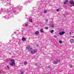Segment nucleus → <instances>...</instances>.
Masks as SVG:
<instances>
[{"label": "nucleus", "instance_id": "1", "mask_svg": "<svg viewBox=\"0 0 74 74\" xmlns=\"http://www.w3.org/2000/svg\"><path fill=\"white\" fill-rule=\"evenodd\" d=\"M11 63H10V65L12 66H14L15 65V60L14 59H12L10 60Z\"/></svg>", "mask_w": 74, "mask_h": 74}, {"label": "nucleus", "instance_id": "2", "mask_svg": "<svg viewBox=\"0 0 74 74\" xmlns=\"http://www.w3.org/2000/svg\"><path fill=\"white\" fill-rule=\"evenodd\" d=\"M60 61V60L59 59H57L56 60V61H54L53 62V64H57L58 63H59Z\"/></svg>", "mask_w": 74, "mask_h": 74}, {"label": "nucleus", "instance_id": "3", "mask_svg": "<svg viewBox=\"0 0 74 74\" xmlns=\"http://www.w3.org/2000/svg\"><path fill=\"white\" fill-rule=\"evenodd\" d=\"M69 3H71V4L72 5V6L70 5V7H73V6H74V1H71L69 2Z\"/></svg>", "mask_w": 74, "mask_h": 74}, {"label": "nucleus", "instance_id": "4", "mask_svg": "<svg viewBox=\"0 0 74 74\" xmlns=\"http://www.w3.org/2000/svg\"><path fill=\"white\" fill-rule=\"evenodd\" d=\"M37 52V50L36 49H34V50L31 52V54H34L35 53H36Z\"/></svg>", "mask_w": 74, "mask_h": 74}, {"label": "nucleus", "instance_id": "5", "mask_svg": "<svg viewBox=\"0 0 74 74\" xmlns=\"http://www.w3.org/2000/svg\"><path fill=\"white\" fill-rule=\"evenodd\" d=\"M64 32L63 31L62 32H60L59 33V34L60 36H62V35H63V34H64Z\"/></svg>", "mask_w": 74, "mask_h": 74}, {"label": "nucleus", "instance_id": "6", "mask_svg": "<svg viewBox=\"0 0 74 74\" xmlns=\"http://www.w3.org/2000/svg\"><path fill=\"white\" fill-rule=\"evenodd\" d=\"M22 41H26V38H25L24 37H23L22 38Z\"/></svg>", "mask_w": 74, "mask_h": 74}, {"label": "nucleus", "instance_id": "7", "mask_svg": "<svg viewBox=\"0 0 74 74\" xmlns=\"http://www.w3.org/2000/svg\"><path fill=\"white\" fill-rule=\"evenodd\" d=\"M30 46L28 45L26 47L27 49H29L30 48Z\"/></svg>", "mask_w": 74, "mask_h": 74}, {"label": "nucleus", "instance_id": "8", "mask_svg": "<svg viewBox=\"0 0 74 74\" xmlns=\"http://www.w3.org/2000/svg\"><path fill=\"white\" fill-rule=\"evenodd\" d=\"M70 42L71 43H73L74 42V39H72L70 40Z\"/></svg>", "mask_w": 74, "mask_h": 74}, {"label": "nucleus", "instance_id": "9", "mask_svg": "<svg viewBox=\"0 0 74 74\" xmlns=\"http://www.w3.org/2000/svg\"><path fill=\"white\" fill-rule=\"evenodd\" d=\"M39 34V32H38V31L36 32L35 33V34H36V35H37L38 34Z\"/></svg>", "mask_w": 74, "mask_h": 74}, {"label": "nucleus", "instance_id": "10", "mask_svg": "<svg viewBox=\"0 0 74 74\" xmlns=\"http://www.w3.org/2000/svg\"><path fill=\"white\" fill-rule=\"evenodd\" d=\"M33 50V49H32V48H29V49L28 51H31V52L32 51V50Z\"/></svg>", "mask_w": 74, "mask_h": 74}, {"label": "nucleus", "instance_id": "11", "mask_svg": "<svg viewBox=\"0 0 74 74\" xmlns=\"http://www.w3.org/2000/svg\"><path fill=\"white\" fill-rule=\"evenodd\" d=\"M40 31L41 33H44V31H43V29H41L40 30Z\"/></svg>", "mask_w": 74, "mask_h": 74}, {"label": "nucleus", "instance_id": "12", "mask_svg": "<svg viewBox=\"0 0 74 74\" xmlns=\"http://www.w3.org/2000/svg\"><path fill=\"white\" fill-rule=\"evenodd\" d=\"M47 10H45L44 11L43 13L44 14H46V13H47Z\"/></svg>", "mask_w": 74, "mask_h": 74}, {"label": "nucleus", "instance_id": "13", "mask_svg": "<svg viewBox=\"0 0 74 74\" xmlns=\"http://www.w3.org/2000/svg\"><path fill=\"white\" fill-rule=\"evenodd\" d=\"M51 27H54V25L52 24V25H50Z\"/></svg>", "mask_w": 74, "mask_h": 74}, {"label": "nucleus", "instance_id": "14", "mask_svg": "<svg viewBox=\"0 0 74 74\" xmlns=\"http://www.w3.org/2000/svg\"><path fill=\"white\" fill-rule=\"evenodd\" d=\"M69 66L71 68H73V66L71 64L69 65Z\"/></svg>", "mask_w": 74, "mask_h": 74}, {"label": "nucleus", "instance_id": "15", "mask_svg": "<svg viewBox=\"0 0 74 74\" xmlns=\"http://www.w3.org/2000/svg\"><path fill=\"white\" fill-rule=\"evenodd\" d=\"M67 3H68V2L66 1L63 4H67Z\"/></svg>", "mask_w": 74, "mask_h": 74}, {"label": "nucleus", "instance_id": "16", "mask_svg": "<svg viewBox=\"0 0 74 74\" xmlns=\"http://www.w3.org/2000/svg\"><path fill=\"white\" fill-rule=\"evenodd\" d=\"M13 13H16V11L15 10H14L13 11Z\"/></svg>", "mask_w": 74, "mask_h": 74}, {"label": "nucleus", "instance_id": "17", "mask_svg": "<svg viewBox=\"0 0 74 74\" xmlns=\"http://www.w3.org/2000/svg\"><path fill=\"white\" fill-rule=\"evenodd\" d=\"M27 61H25L24 62V64L26 65L27 64Z\"/></svg>", "mask_w": 74, "mask_h": 74}, {"label": "nucleus", "instance_id": "18", "mask_svg": "<svg viewBox=\"0 0 74 74\" xmlns=\"http://www.w3.org/2000/svg\"><path fill=\"white\" fill-rule=\"evenodd\" d=\"M59 43H60V44H62V41H61V40H59Z\"/></svg>", "mask_w": 74, "mask_h": 74}, {"label": "nucleus", "instance_id": "19", "mask_svg": "<svg viewBox=\"0 0 74 74\" xmlns=\"http://www.w3.org/2000/svg\"><path fill=\"white\" fill-rule=\"evenodd\" d=\"M25 26L26 27H27V26H28V24H27L25 23Z\"/></svg>", "mask_w": 74, "mask_h": 74}, {"label": "nucleus", "instance_id": "20", "mask_svg": "<svg viewBox=\"0 0 74 74\" xmlns=\"http://www.w3.org/2000/svg\"><path fill=\"white\" fill-rule=\"evenodd\" d=\"M53 31H54V30H52L51 31V32H50L51 33H53Z\"/></svg>", "mask_w": 74, "mask_h": 74}, {"label": "nucleus", "instance_id": "21", "mask_svg": "<svg viewBox=\"0 0 74 74\" xmlns=\"http://www.w3.org/2000/svg\"><path fill=\"white\" fill-rule=\"evenodd\" d=\"M29 21H30V22H32L33 21V20L32 19H30Z\"/></svg>", "mask_w": 74, "mask_h": 74}, {"label": "nucleus", "instance_id": "22", "mask_svg": "<svg viewBox=\"0 0 74 74\" xmlns=\"http://www.w3.org/2000/svg\"><path fill=\"white\" fill-rule=\"evenodd\" d=\"M45 29H48V27H45Z\"/></svg>", "mask_w": 74, "mask_h": 74}, {"label": "nucleus", "instance_id": "23", "mask_svg": "<svg viewBox=\"0 0 74 74\" xmlns=\"http://www.w3.org/2000/svg\"><path fill=\"white\" fill-rule=\"evenodd\" d=\"M72 33V32L71 31V32H69L70 35H71V34Z\"/></svg>", "mask_w": 74, "mask_h": 74}, {"label": "nucleus", "instance_id": "24", "mask_svg": "<svg viewBox=\"0 0 74 74\" xmlns=\"http://www.w3.org/2000/svg\"><path fill=\"white\" fill-rule=\"evenodd\" d=\"M10 10H11V11H12V8L10 7Z\"/></svg>", "mask_w": 74, "mask_h": 74}, {"label": "nucleus", "instance_id": "25", "mask_svg": "<svg viewBox=\"0 0 74 74\" xmlns=\"http://www.w3.org/2000/svg\"><path fill=\"white\" fill-rule=\"evenodd\" d=\"M54 37H55V38H57V36H56V35H54Z\"/></svg>", "mask_w": 74, "mask_h": 74}, {"label": "nucleus", "instance_id": "26", "mask_svg": "<svg viewBox=\"0 0 74 74\" xmlns=\"http://www.w3.org/2000/svg\"><path fill=\"white\" fill-rule=\"evenodd\" d=\"M35 64V66H37V65H38V64L37 63Z\"/></svg>", "mask_w": 74, "mask_h": 74}, {"label": "nucleus", "instance_id": "27", "mask_svg": "<svg viewBox=\"0 0 74 74\" xmlns=\"http://www.w3.org/2000/svg\"><path fill=\"white\" fill-rule=\"evenodd\" d=\"M46 22H48V20L46 19V20H45Z\"/></svg>", "mask_w": 74, "mask_h": 74}, {"label": "nucleus", "instance_id": "28", "mask_svg": "<svg viewBox=\"0 0 74 74\" xmlns=\"http://www.w3.org/2000/svg\"><path fill=\"white\" fill-rule=\"evenodd\" d=\"M56 11H57V12L59 11V9H57V10H56Z\"/></svg>", "mask_w": 74, "mask_h": 74}, {"label": "nucleus", "instance_id": "29", "mask_svg": "<svg viewBox=\"0 0 74 74\" xmlns=\"http://www.w3.org/2000/svg\"><path fill=\"white\" fill-rule=\"evenodd\" d=\"M24 73V72H21V74H23Z\"/></svg>", "mask_w": 74, "mask_h": 74}, {"label": "nucleus", "instance_id": "30", "mask_svg": "<svg viewBox=\"0 0 74 74\" xmlns=\"http://www.w3.org/2000/svg\"><path fill=\"white\" fill-rule=\"evenodd\" d=\"M66 1H67L68 2H69V0H66Z\"/></svg>", "mask_w": 74, "mask_h": 74}, {"label": "nucleus", "instance_id": "31", "mask_svg": "<svg viewBox=\"0 0 74 74\" xmlns=\"http://www.w3.org/2000/svg\"><path fill=\"white\" fill-rule=\"evenodd\" d=\"M7 67H8V69H9V67L8 66H7Z\"/></svg>", "mask_w": 74, "mask_h": 74}, {"label": "nucleus", "instance_id": "32", "mask_svg": "<svg viewBox=\"0 0 74 74\" xmlns=\"http://www.w3.org/2000/svg\"><path fill=\"white\" fill-rule=\"evenodd\" d=\"M1 11H2V9H1Z\"/></svg>", "mask_w": 74, "mask_h": 74}, {"label": "nucleus", "instance_id": "33", "mask_svg": "<svg viewBox=\"0 0 74 74\" xmlns=\"http://www.w3.org/2000/svg\"><path fill=\"white\" fill-rule=\"evenodd\" d=\"M73 38H74V36H73Z\"/></svg>", "mask_w": 74, "mask_h": 74}, {"label": "nucleus", "instance_id": "34", "mask_svg": "<svg viewBox=\"0 0 74 74\" xmlns=\"http://www.w3.org/2000/svg\"><path fill=\"white\" fill-rule=\"evenodd\" d=\"M73 58H74V56H73Z\"/></svg>", "mask_w": 74, "mask_h": 74}, {"label": "nucleus", "instance_id": "35", "mask_svg": "<svg viewBox=\"0 0 74 74\" xmlns=\"http://www.w3.org/2000/svg\"><path fill=\"white\" fill-rule=\"evenodd\" d=\"M64 17L65 18V17H66V16H64Z\"/></svg>", "mask_w": 74, "mask_h": 74}]
</instances>
